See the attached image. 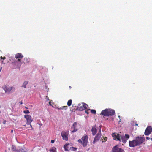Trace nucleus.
I'll list each match as a JSON object with an SVG mask.
<instances>
[{
	"label": "nucleus",
	"mask_w": 152,
	"mask_h": 152,
	"mask_svg": "<svg viewBox=\"0 0 152 152\" xmlns=\"http://www.w3.org/2000/svg\"><path fill=\"white\" fill-rule=\"evenodd\" d=\"M115 114V111L113 110L106 109L102 111L101 114L104 116L113 115Z\"/></svg>",
	"instance_id": "nucleus-1"
},
{
	"label": "nucleus",
	"mask_w": 152,
	"mask_h": 152,
	"mask_svg": "<svg viewBox=\"0 0 152 152\" xmlns=\"http://www.w3.org/2000/svg\"><path fill=\"white\" fill-rule=\"evenodd\" d=\"M130 147H133L138 146L135 140L132 141H129V143Z\"/></svg>",
	"instance_id": "nucleus-11"
},
{
	"label": "nucleus",
	"mask_w": 152,
	"mask_h": 152,
	"mask_svg": "<svg viewBox=\"0 0 152 152\" xmlns=\"http://www.w3.org/2000/svg\"><path fill=\"white\" fill-rule=\"evenodd\" d=\"M78 141L79 142H80L82 143V141L81 140V139H79L78 140Z\"/></svg>",
	"instance_id": "nucleus-30"
},
{
	"label": "nucleus",
	"mask_w": 152,
	"mask_h": 152,
	"mask_svg": "<svg viewBox=\"0 0 152 152\" xmlns=\"http://www.w3.org/2000/svg\"><path fill=\"white\" fill-rule=\"evenodd\" d=\"M20 104H22V102H21Z\"/></svg>",
	"instance_id": "nucleus-39"
},
{
	"label": "nucleus",
	"mask_w": 152,
	"mask_h": 152,
	"mask_svg": "<svg viewBox=\"0 0 152 152\" xmlns=\"http://www.w3.org/2000/svg\"><path fill=\"white\" fill-rule=\"evenodd\" d=\"M152 132V128L150 126H148L146 128L144 134L145 135H148L150 134Z\"/></svg>",
	"instance_id": "nucleus-9"
},
{
	"label": "nucleus",
	"mask_w": 152,
	"mask_h": 152,
	"mask_svg": "<svg viewBox=\"0 0 152 152\" xmlns=\"http://www.w3.org/2000/svg\"><path fill=\"white\" fill-rule=\"evenodd\" d=\"M11 149L12 151H13L18 152V147L17 148L16 146L15 145L12 146Z\"/></svg>",
	"instance_id": "nucleus-18"
},
{
	"label": "nucleus",
	"mask_w": 152,
	"mask_h": 152,
	"mask_svg": "<svg viewBox=\"0 0 152 152\" xmlns=\"http://www.w3.org/2000/svg\"><path fill=\"white\" fill-rule=\"evenodd\" d=\"M77 125V123L76 122L74 123L71 128V132H75L78 130Z\"/></svg>",
	"instance_id": "nucleus-8"
},
{
	"label": "nucleus",
	"mask_w": 152,
	"mask_h": 152,
	"mask_svg": "<svg viewBox=\"0 0 152 152\" xmlns=\"http://www.w3.org/2000/svg\"><path fill=\"white\" fill-rule=\"evenodd\" d=\"M18 152H26L28 150L25 147H18Z\"/></svg>",
	"instance_id": "nucleus-15"
},
{
	"label": "nucleus",
	"mask_w": 152,
	"mask_h": 152,
	"mask_svg": "<svg viewBox=\"0 0 152 152\" xmlns=\"http://www.w3.org/2000/svg\"><path fill=\"white\" fill-rule=\"evenodd\" d=\"M101 131H100L95 136L94 138V141H93V143H95V142L98 140L101 137Z\"/></svg>",
	"instance_id": "nucleus-14"
},
{
	"label": "nucleus",
	"mask_w": 152,
	"mask_h": 152,
	"mask_svg": "<svg viewBox=\"0 0 152 152\" xmlns=\"http://www.w3.org/2000/svg\"><path fill=\"white\" fill-rule=\"evenodd\" d=\"M88 138V136L86 135H84L82 138V145L83 147H85L87 145Z\"/></svg>",
	"instance_id": "nucleus-4"
},
{
	"label": "nucleus",
	"mask_w": 152,
	"mask_h": 152,
	"mask_svg": "<svg viewBox=\"0 0 152 152\" xmlns=\"http://www.w3.org/2000/svg\"><path fill=\"white\" fill-rule=\"evenodd\" d=\"M24 117L26 119V124L28 125H29L33 121V119L31 118V117L29 115H25Z\"/></svg>",
	"instance_id": "nucleus-10"
},
{
	"label": "nucleus",
	"mask_w": 152,
	"mask_h": 152,
	"mask_svg": "<svg viewBox=\"0 0 152 152\" xmlns=\"http://www.w3.org/2000/svg\"><path fill=\"white\" fill-rule=\"evenodd\" d=\"M13 130H12L11 131V133H13Z\"/></svg>",
	"instance_id": "nucleus-37"
},
{
	"label": "nucleus",
	"mask_w": 152,
	"mask_h": 152,
	"mask_svg": "<svg viewBox=\"0 0 152 152\" xmlns=\"http://www.w3.org/2000/svg\"><path fill=\"white\" fill-rule=\"evenodd\" d=\"M112 136L113 137V139L115 140L121 142V137L120 134L116 133H113L112 134Z\"/></svg>",
	"instance_id": "nucleus-5"
},
{
	"label": "nucleus",
	"mask_w": 152,
	"mask_h": 152,
	"mask_svg": "<svg viewBox=\"0 0 152 152\" xmlns=\"http://www.w3.org/2000/svg\"><path fill=\"white\" fill-rule=\"evenodd\" d=\"M49 151L50 152H56V148H54L51 149L49 150Z\"/></svg>",
	"instance_id": "nucleus-24"
},
{
	"label": "nucleus",
	"mask_w": 152,
	"mask_h": 152,
	"mask_svg": "<svg viewBox=\"0 0 152 152\" xmlns=\"http://www.w3.org/2000/svg\"><path fill=\"white\" fill-rule=\"evenodd\" d=\"M67 108V106H63L61 107L60 108H59V109L62 110H66Z\"/></svg>",
	"instance_id": "nucleus-22"
},
{
	"label": "nucleus",
	"mask_w": 152,
	"mask_h": 152,
	"mask_svg": "<svg viewBox=\"0 0 152 152\" xmlns=\"http://www.w3.org/2000/svg\"><path fill=\"white\" fill-rule=\"evenodd\" d=\"M23 62L24 63H27L29 62V60L27 58H24L23 60Z\"/></svg>",
	"instance_id": "nucleus-21"
},
{
	"label": "nucleus",
	"mask_w": 152,
	"mask_h": 152,
	"mask_svg": "<svg viewBox=\"0 0 152 152\" xmlns=\"http://www.w3.org/2000/svg\"><path fill=\"white\" fill-rule=\"evenodd\" d=\"M28 81H25L23 82V85L21 86V87L26 88V86L28 84Z\"/></svg>",
	"instance_id": "nucleus-20"
},
{
	"label": "nucleus",
	"mask_w": 152,
	"mask_h": 152,
	"mask_svg": "<svg viewBox=\"0 0 152 152\" xmlns=\"http://www.w3.org/2000/svg\"><path fill=\"white\" fill-rule=\"evenodd\" d=\"M23 113L25 114H28L30 112L28 110H26L24 111Z\"/></svg>",
	"instance_id": "nucleus-26"
},
{
	"label": "nucleus",
	"mask_w": 152,
	"mask_h": 152,
	"mask_svg": "<svg viewBox=\"0 0 152 152\" xmlns=\"http://www.w3.org/2000/svg\"><path fill=\"white\" fill-rule=\"evenodd\" d=\"M146 139L147 140H149L150 139V138H149V137H146Z\"/></svg>",
	"instance_id": "nucleus-34"
},
{
	"label": "nucleus",
	"mask_w": 152,
	"mask_h": 152,
	"mask_svg": "<svg viewBox=\"0 0 152 152\" xmlns=\"http://www.w3.org/2000/svg\"><path fill=\"white\" fill-rule=\"evenodd\" d=\"M107 137H105L104 138V141H102V139H101V140H102V142H105L106 141H107Z\"/></svg>",
	"instance_id": "nucleus-28"
},
{
	"label": "nucleus",
	"mask_w": 152,
	"mask_h": 152,
	"mask_svg": "<svg viewBox=\"0 0 152 152\" xmlns=\"http://www.w3.org/2000/svg\"><path fill=\"white\" fill-rule=\"evenodd\" d=\"M0 58L1 59H3L4 60L6 59V57H3L2 56H1Z\"/></svg>",
	"instance_id": "nucleus-31"
},
{
	"label": "nucleus",
	"mask_w": 152,
	"mask_h": 152,
	"mask_svg": "<svg viewBox=\"0 0 152 152\" xmlns=\"http://www.w3.org/2000/svg\"><path fill=\"white\" fill-rule=\"evenodd\" d=\"M73 106H74V105H73H73H72V107H73Z\"/></svg>",
	"instance_id": "nucleus-42"
},
{
	"label": "nucleus",
	"mask_w": 152,
	"mask_h": 152,
	"mask_svg": "<svg viewBox=\"0 0 152 152\" xmlns=\"http://www.w3.org/2000/svg\"><path fill=\"white\" fill-rule=\"evenodd\" d=\"M91 112L93 113V114H96V111L95 110H91Z\"/></svg>",
	"instance_id": "nucleus-25"
},
{
	"label": "nucleus",
	"mask_w": 152,
	"mask_h": 152,
	"mask_svg": "<svg viewBox=\"0 0 152 152\" xmlns=\"http://www.w3.org/2000/svg\"><path fill=\"white\" fill-rule=\"evenodd\" d=\"M51 142L52 143H53L55 142V140H52Z\"/></svg>",
	"instance_id": "nucleus-32"
},
{
	"label": "nucleus",
	"mask_w": 152,
	"mask_h": 152,
	"mask_svg": "<svg viewBox=\"0 0 152 152\" xmlns=\"http://www.w3.org/2000/svg\"><path fill=\"white\" fill-rule=\"evenodd\" d=\"M72 101L71 99H70L67 102V104L69 106H70L72 103Z\"/></svg>",
	"instance_id": "nucleus-23"
},
{
	"label": "nucleus",
	"mask_w": 152,
	"mask_h": 152,
	"mask_svg": "<svg viewBox=\"0 0 152 152\" xmlns=\"http://www.w3.org/2000/svg\"><path fill=\"white\" fill-rule=\"evenodd\" d=\"M112 152H124V150L121 148H119L118 145L114 146L112 149Z\"/></svg>",
	"instance_id": "nucleus-7"
},
{
	"label": "nucleus",
	"mask_w": 152,
	"mask_h": 152,
	"mask_svg": "<svg viewBox=\"0 0 152 152\" xmlns=\"http://www.w3.org/2000/svg\"><path fill=\"white\" fill-rule=\"evenodd\" d=\"M72 150H73V151H75L76 150H77V148H75V147H72Z\"/></svg>",
	"instance_id": "nucleus-27"
},
{
	"label": "nucleus",
	"mask_w": 152,
	"mask_h": 152,
	"mask_svg": "<svg viewBox=\"0 0 152 152\" xmlns=\"http://www.w3.org/2000/svg\"><path fill=\"white\" fill-rule=\"evenodd\" d=\"M49 104L50 105H51V104H50V102H49Z\"/></svg>",
	"instance_id": "nucleus-38"
},
{
	"label": "nucleus",
	"mask_w": 152,
	"mask_h": 152,
	"mask_svg": "<svg viewBox=\"0 0 152 152\" xmlns=\"http://www.w3.org/2000/svg\"><path fill=\"white\" fill-rule=\"evenodd\" d=\"M121 140L124 143H126L127 140L129 138V136L128 134H125V136L121 135L120 136Z\"/></svg>",
	"instance_id": "nucleus-6"
},
{
	"label": "nucleus",
	"mask_w": 152,
	"mask_h": 152,
	"mask_svg": "<svg viewBox=\"0 0 152 152\" xmlns=\"http://www.w3.org/2000/svg\"><path fill=\"white\" fill-rule=\"evenodd\" d=\"M151 141H152V138H151Z\"/></svg>",
	"instance_id": "nucleus-40"
},
{
	"label": "nucleus",
	"mask_w": 152,
	"mask_h": 152,
	"mask_svg": "<svg viewBox=\"0 0 152 152\" xmlns=\"http://www.w3.org/2000/svg\"><path fill=\"white\" fill-rule=\"evenodd\" d=\"M26 109H28V108H27V107H26Z\"/></svg>",
	"instance_id": "nucleus-41"
},
{
	"label": "nucleus",
	"mask_w": 152,
	"mask_h": 152,
	"mask_svg": "<svg viewBox=\"0 0 152 152\" xmlns=\"http://www.w3.org/2000/svg\"><path fill=\"white\" fill-rule=\"evenodd\" d=\"M6 120H4V121L3 122V123L4 124H6Z\"/></svg>",
	"instance_id": "nucleus-33"
},
{
	"label": "nucleus",
	"mask_w": 152,
	"mask_h": 152,
	"mask_svg": "<svg viewBox=\"0 0 152 152\" xmlns=\"http://www.w3.org/2000/svg\"><path fill=\"white\" fill-rule=\"evenodd\" d=\"M135 126H138V124H135Z\"/></svg>",
	"instance_id": "nucleus-36"
},
{
	"label": "nucleus",
	"mask_w": 152,
	"mask_h": 152,
	"mask_svg": "<svg viewBox=\"0 0 152 152\" xmlns=\"http://www.w3.org/2000/svg\"><path fill=\"white\" fill-rule=\"evenodd\" d=\"M61 135L64 140L67 141L68 140V134L66 132L64 131H62L61 133Z\"/></svg>",
	"instance_id": "nucleus-13"
},
{
	"label": "nucleus",
	"mask_w": 152,
	"mask_h": 152,
	"mask_svg": "<svg viewBox=\"0 0 152 152\" xmlns=\"http://www.w3.org/2000/svg\"><path fill=\"white\" fill-rule=\"evenodd\" d=\"M69 145V144H66L64 145V148L65 151H69V150L68 149V146Z\"/></svg>",
	"instance_id": "nucleus-19"
},
{
	"label": "nucleus",
	"mask_w": 152,
	"mask_h": 152,
	"mask_svg": "<svg viewBox=\"0 0 152 152\" xmlns=\"http://www.w3.org/2000/svg\"><path fill=\"white\" fill-rule=\"evenodd\" d=\"M91 131L93 135H95L97 132V129L95 126H94L91 129Z\"/></svg>",
	"instance_id": "nucleus-17"
},
{
	"label": "nucleus",
	"mask_w": 152,
	"mask_h": 152,
	"mask_svg": "<svg viewBox=\"0 0 152 152\" xmlns=\"http://www.w3.org/2000/svg\"><path fill=\"white\" fill-rule=\"evenodd\" d=\"M23 56L20 53H18L15 55V58L16 59H18V61H20L21 60L19 59V58H22L23 57Z\"/></svg>",
	"instance_id": "nucleus-16"
},
{
	"label": "nucleus",
	"mask_w": 152,
	"mask_h": 152,
	"mask_svg": "<svg viewBox=\"0 0 152 152\" xmlns=\"http://www.w3.org/2000/svg\"><path fill=\"white\" fill-rule=\"evenodd\" d=\"M88 105L86 104L83 103L82 104H79L76 109L77 110L83 111L87 109Z\"/></svg>",
	"instance_id": "nucleus-2"
},
{
	"label": "nucleus",
	"mask_w": 152,
	"mask_h": 152,
	"mask_svg": "<svg viewBox=\"0 0 152 152\" xmlns=\"http://www.w3.org/2000/svg\"><path fill=\"white\" fill-rule=\"evenodd\" d=\"M29 125H30V126L32 128V129H33V128H32L31 125V124H30Z\"/></svg>",
	"instance_id": "nucleus-35"
},
{
	"label": "nucleus",
	"mask_w": 152,
	"mask_h": 152,
	"mask_svg": "<svg viewBox=\"0 0 152 152\" xmlns=\"http://www.w3.org/2000/svg\"><path fill=\"white\" fill-rule=\"evenodd\" d=\"M138 146L141 145L145 140L144 137H137L135 139Z\"/></svg>",
	"instance_id": "nucleus-3"
},
{
	"label": "nucleus",
	"mask_w": 152,
	"mask_h": 152,
	"mask_svg": "<svg viewBox=\"0 0 152 152\" xmlns=\"http://www.w3.org/2000/svg\"><path fill=\"white\" fill-rule=\"evenodd\" d=\"M1 105H0V108H1Z\"/></svg>",
	"instance_id": "nucleus-44"
},
{
	"label": "nucleus",
	"mask_w": 152,
	"mask_h": 152,
	"mask_svg": "<svg viewBox=\"0 0 152 152\" xmlns=\"http://www.w3.org/2000/svg\"><path fill=\"white\" fill-rule=\"evenodd\" d=\"M2 88L5 90L6 92L8 93L12 89V87L4 85L3 86Z\"/></svg>",
	"instance_id": "nucleus-12"
},
{
	"label": "nucleus",
	"mask_w": 152,
	"mask_h": 152,
	"mask_svg": "<svg viewBox=\"0 0 152 152\" xmlns=\"http://www.w3.org/2000/svg\"><path fill=\"white\" fill-rule=\"evenodd\" d=\"M1 113V111H0V113Z\"/></svg>",
	"instance_id": "nucleus-43"
},
{
	"label": "nucleus",
	"mask_w": 152,
	"mask_h": 152,
	"mask_svg": "<svg viewBox=\"0 0 152 152\" xmlns=\"http://www.w3.org/2000/svg\"><path fill=\"white\" fill-rule=\"evenodd\" d=\"M90 109L87 110L85 111V112L87 114H88L89 113V111Z\"/></svg>",
	"instance_id": "nucleus-29"
}]
</instances>
